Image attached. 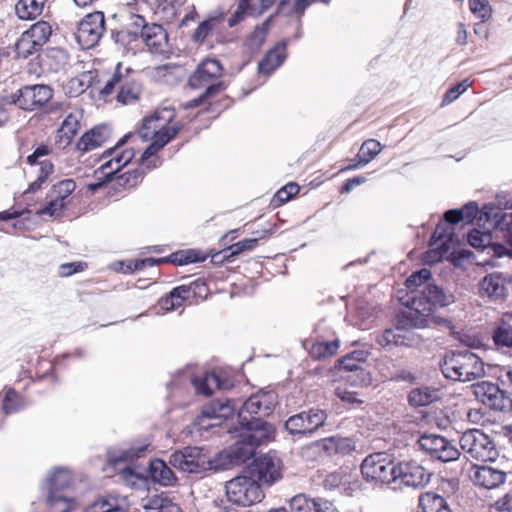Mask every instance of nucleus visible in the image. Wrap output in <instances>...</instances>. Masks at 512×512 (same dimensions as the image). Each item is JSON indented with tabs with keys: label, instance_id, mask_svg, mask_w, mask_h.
Listing matches in <instances>:
<instances>
[{
	"label": "nucleus",
	"instance_id": "58836bf2",
	"mask_svg": "<svg viewBox=\"0 0 512 512\" xmlns=\"http://www.w3.org/2000/svg\"><path fill=\"white\" fill-rule=\"evenodd\" d=\"M438 398L437 391L428 387L415 388L408 396V401L412 406H426Z\"/></svg>",
	"mask_w": 512,
	"mask_h": 512
},
{
	"label": "nucleus",
	"instance_id": "e2e57ef3",
	"mask_svg": "<svg viewBox=\"0 0 512 512\" xmlns=\"http://www.w3.org/2000/svg\"><path fill=\"white\" fill-rule=\"evenodd\" d=\"M171 261L178 265L194 263L200 260L198 252L194 250L180 251L172 254Z\"/></svg>",
	"mask_w": 512,
	"mask_h": 512
},
{
	"label": "nucleus",
	"instance_id": "412c9836",
	"mask_svg": "<svg viewBox=\"0 0 512 512\" xmlns=\"http://www.w3.org/2000/svg\"><path fill=\"white\" fill-rule=\"evenodd\" d=\"M273 3V0H241L228 19V25L233 27L244 19L245 16H259L267 10Z\"/></svg>",
	"mask_w": 512,
	"mask_h": 512
},
{
	"label": "nucleus",
	"instance_id": "0eeeda50",
	"mask_svg": "<svg viewBox=\"0 0 512 512\" xmlns=\"http://www.w3.org/2000/svg\"><path fill=\"white\" fill-rule=\"evenodd\" d=\"M361 472L368 481L392 483L395 480L396 465L390 455L378 452L368 455L363 460Z\"/></svg>",
	"mask_w": 512,
	"mask_h": 512
},
{
	"label": "nucleus",
	"instance_id": "bb28decb",
	"mask_svg": "<svg viewBox=\"0 0 512 512\" xmlns=\"http://www.w3.org/2000/svg\"><path fill=\"white\" fill-rule=\"evenodd\" d=\"M478 212V203L476 201H471L460 209H451L446 211L444 219L448 224H457L459 222L470 224L476 218Z\"/></svg>",
	"mask_w": 512,
	"mask_h": 512
},
{
	"label": "nucleus",
	"instance_id": "2f4dec72",
	"mask_svg": "<svg viewBox=\"0 0 512 512\" xmlns=\"http://www.w3.org/2000/svg\"><path fill=\"white\" fill-rule=\"evenodd\" d=\"M145 512H181L178 504L164 495H154L143 502Z\"/></svg>",
	"mask_w": 512,
	"mask_h": 512
},
{
	"label": "nucleus",
	"instance_id": "5fc2aeb1",
	"mask_svg": "<svg viewBox=\"0 0 512 512\" xmlns=\"http://www.w3.org/2000/svg\"><path fill=\"white\" fill-rule=\"evenodd\" d=\"M79 127V118L72 113L68 114L63 120L59 129L60 137H65L69 142L77 133Z\"/></svg>",
	"mask_w": 512,
	"mask_h": 512
},
{
	"label": "nucleus",
	"instance_id": "a18cd8bd",
	"mask_svg": "<svg viewBox=\"0 0 512 512\" xmlns=\"http://www.w3.org/2000/svg\"><path fill=\"white\" fill-rule=\"evenodd\" d=\"M26 32L39 46L43 47L51 37L52 27L46 21H38L26 30Z\"/></svg>",
	"mask_w": 512,
	"mask_h": 512
},
{
	"label": "nucleus",
	"instance_id": "603ef678",
	"mask_svg": "<svg viewBox=\"0 0 512 512\" xmlns=\"http://www.w3.org/2000/svg\"><path fill=\"white\" fill-rule=\"evenodd\" d=\"M498 457L496 444L488 435L482 433V464L494 463Z\"/></svg>",
	"mask_w": 512,
	"mask_h": 512
},
{
	"label": "nucleus",
	"instance_id": "1a4fd4ad",
	"mask_svg": "<svg viewBox=\"0 0 512 512\" xmlns=\"http://www.w3.org/2000/svg\"><path fill=\"white\" fill-rule=\"evenodd\" d=\"M277 404V395L274 391H261L250 396L242 405L239 413V425L245 426L260 418L252 417L248 419L247 415L268 416L272 413Z\"/></svg>",
	"mask_w": 512,
	"mask_h": 512
},
{
	"label": "nucleus",
	"instance_id": "f257e3e1",
	"mask_svg": "<svg viewBox=\"0 0 512 512\" xmlns=\"http://www.w3.org/2000/svg\"><path fill=\"white\" fill-rule=\"evenodd\" d=\"M512 203L505 193L482 206V267H495L512 259Z\"/></svg>",
	"mask_w": 512,
	"mask_h": 512
},
{
	"label": "nucleus",
	"instance_id": "ddd939ff",
	"mask_svg": "<svg viewBox=\"0 0 512 512\" xmlns=\"http://www.w3.org/2000/svg\"><path fill=\"white\" fill-rule=\"evenodd\" d=\"M169 463L181 471L188 473H203L209 467L208 456L198 447H186L171 454Z\"/></svg>",
	"mask_w": 512,
	"mask_h": 512
},
{
	"label": "nucleus",
	"instance_id": "7ed1b4c3",
	"mask_svg": "<svg viewBox=\"0 0 512 512\" xmlns=\"http://www.w3.org/2000/svg\"><path fill=\"white\" fill-rule=\"evenodd\" d=\"M229 432L235 434L237 438L228 448L236 466L250 460L255 455L257 447L271 442L275 436L274 427L263 420H254L245 426L239 425Z\"/></svg>",
	"mask_w": 512,
	"mask_h": 512
},
{
	"label": "nucleus",
	"instance_id": "864d4df0",
	"mask_svg": "<svg viewBox=\"0 0 512 512\" xmlns=\"http://www.w3.org/2000/svg\"><path fill=\"white\" fill-rule=\"evenodd\" d=\"M186 0H156L157 10L166 19H173Z\"/></svg>",
	"mask_w": 512,
	"mask_h": 512
},
{
	"label": "nucleus",
	"instance_id": "69168bd1",
	"mask_svg": "<svg viewBox=\"0 0 512 512\" xmlns=\"http://www.w3.org/2000/svg\"><path fill=\"white\" fill-rule=\"evenodd\" d=\"M299 191V186L295 183H289L286 186L279 189L275 194V201L283 204L289 201L293 195H296Z\"/></svg>",
	"mask_w": 512,
	"mask_h": 512
},
{
	"label": "nucleus",
	"instance_id": "09e8293b",
	"mask_svg": "<svg viewBox=\"0 0 512 512\" xmlns=\"http://www.w3.org/2000/svg\"><path fill=\"white\" fill-rule=\"evenodd\" d=\"M118 510V499L114 496H105L87 506L84 512H116Z\"/></svg>",
	"mask_w": 512,
	"mask_h": 512
},
{
	"label": "nucleus",
	"instance_id": "49530a36",
	"mask_svg": "<svg viewBox=\"0 0 512 512\" xmlns=\"http://www.w3.org/2000/svg\"><path fill=\"white\" fill-rule=\"evenodd\" d=\"M75 189L76 183L72 179L62 180L51 188L48 197H54L68 205L69 197Z\"/></svg>",
	"mask_w": 512,
	"mask_h": 512
},
{
	"label": "nucleus",
	"instance_id": "c756f323",
	"mask_svg": "<svg viewBox=\"0 0 512 512\" xmlns=\"http://www.w3.org/2000/svg\"><path fill=\"white\" fill-rule=\"evenodd\" d=\"M46 0H19L15 13L21 20H34L41 15Z\"/></svg>",
	"mask_w": 512,
	"mask_h": 512
},
{
	"label": "nucleus",
	"instance_id": "c03bdc74",
	"mask_svg": "<svg viewBox=\"0 0 512 512\" xmlns=\"http://www.w3.org/2000/svg\"><path fill=\"white\" fill-rule=\"evenodd\" d=\"M300 456L303 460L307 462H314L322 458L323 456H327V448L325 444V440L315 441L311 444H308L301 448Z\"/></svg>",
	"mask_w": 512,
	"mask_h": 512
},
{
	"label": "nucleus",
	"instance_id": "6e6552de",
	"mask_svg": "<svg viewBox=\"0 0 512 512\" xmlns=\"http://www.w3.org/2000/svg\"><path fill=\"white\" fill-rule=\"evenodd\" d=\"M457 240L453 229L448 224L437 225L429 242V250L424 255V261L432 264L440 262L449 252L454 255Z\"/></svg>",
	"mask_w": 512,
	"mask_h": 512
},
{
	"label": "nucleus",
	"instance_id": "4468645a",
	"mask_svg": "<svg viewBox=\"0 0 512 512\" xmlns=\"http://www.w3.org/2000/svg\"><path fill=\"white\" fill-rule=\"evenodd\" d=\"M128 137L129 135L122 137L113 148L108 149L102 155V164L99 171L106 178H111L134 158L135 152L133 149H121Z\"/></svg>",
	"mask_w": 512,
	"mask_h": 512
},
{
	"label": "nucleus",
	"instance_id": "bf43d9fd",
	"mask_svg": "<svg viewBox=\"0 0 512 512\" xmlns=\"http://www.w3.org/2000/svg\"><path fill=\"white\" fill-rule=\"evenodd\" d=\"M91 79V72L83 73L81 76L71 79L69 81L70 92L74 95L83 93L89 87Z\"/></svg>",
	"mask_w": 512,
	"mask_h": 512
},
{
	"label": "nucleus",
	"instance_id": "774afa93",
	"mask_svg": "<svg viewBox=\"0 0 512 512\" xmlns=\"http://www.w3.org/2000/svg\"><path fill=\"white\" fill-rule=\"evenodd\" d=\"M143 175H144L143 170L136 169V170L128 171V172L124 173L123 175H121L119 177V179L121 181H123L122 185L124 187L132 188L141 182Z\"/></svg>",
	"mask_w": 512,
	"mask_h": 512
},
{
	"label": "nucleus",
	"instance_id": "680f3d73",
	"mask_svg": "<svg viewBox=\"0 0 512 512\" xmlns=\"http://www.w3.org/2000/svg\"><path fill=\"white\" fill-rule=\"evenodd\" d=\"M359 355H362L361 352H353L351 355H347L340 361L341 368L346 371H355V372H363L362 363Z\"/></svg>",
	"mask_w": 512,
	"mask_h": 512
},
{
	"label": "nucleus",
	"instance_id": "423d86ee",
	"mask_svg": "<svg viewBox=\"0 0 512 512\" xmlns=\"http://www.w3.org/2000/svg\"><path fill=\"white\" fill-rule=\"evenodd\" d=\"M222 75L223 67L218 60L205 59L190 76L189 85L194 89L206 87V95H214L223 88L222 82L219 81Z\"/></svg>",
	"mask_w": 512,
	"mask_h": 512
},
{
	"label": "nucleus",
	"instance_id": "a878e982",
	"mask_svg": "<svg viewBox=\"0 0 512 512\" xmlns=\"http://www.w3.org/2000/svg\"><path fill=\"white\" fill-rule=\"evenodd\" d=\"M377 343L385 349H391L394 346H410L412 339L407 331L400 327H395L386 329L378 335Z\"/></svg>",
	"mask_w": 512,
	"mask_h": 512
},
{
	"label": "nucleus",
	"instance_id": "2eb2a0df",
	"mask_svg": "<svg viewBox=\"0 0 512 512\" xmlns=\"http://www.w3.org/2000/svg\"><path fill=\"white\" fill-rule=\"evenodd\" d=\"M52 96L53 90L48 85H29L18 90L13 97V103L22 110L33 111L46 104Z\"/></svg>",
	"mask_w": 512,
	"mask_h": 512
},
{
	"label": "nucleus",
	"instance_id": "f8f14e48",
	"mask_svg": "<svg viewBox=\"0 0 512 512\" xmlns=\"http://www.w3.org/2000/svg\"><path fill=\"white\" fill-rule=\"evenodd\" d=\"M72 483L71 473L63 468L55 469L47 480L48 494H47V505L51 510H58L61 508V504L58 503V499H64L67 504V512L73 506L72 499L67 496L64 491L67 490Z\"/></svg>",
	"mask_w": 512,
	"mask_h": 512
},
{
	"label": "nucleus",
	"instance_id": "dca6fc26",
	"mask_svg": "<svg viewBox=\"0 0 512 512\" xmlns=\"http://www.w3.org/2000/svg\"><path fill=\"white\" fill-rule=\"evenodd\" d=\"M478 434H480V430L470 429L466 431L460 439L461 449L467 459L463 470L475 485L480 484V465L473 462V460L477 461L480 455Z\"/></svg>",
	"mask_w": 512,
	"mask_h": 512
},
{
	"label": "nucleus",
	"instance_id": "39448f33",
	"mask_svg": "<svg viewBox=\"0 0 512 512\" xmlns=\"http://www.w3.org/2000/svg\"><path fill=\"white\" fill-rule=\"evenodd\" d=\"M227 500L238 506H251L264 497L259 483L249 476L240 475L225 483Z\"/></svg>",
	"mask_w": 512,
	"mask_h": 512
},
{
	"label": "nucleus",
	"instance_id": "e433bc0d",
	"mask_svg": "<svg viewBox=\"0 0 512 512\" xmlns=\"http://www.w3.org/2000/svg\"><path fill=\"white\" fill-rule=\"evenodd\" d=\"M492 339L497 347L512 348V325L504 320L496 323Z\"/></svg>",
	"mask_w": 512,
	"mask_h": 512
},
{
	"label": "nucleus",
	"instance_id": "f03ea898",
	"mask_svg": "<svg viewBox=\"0 0 512 512\" xmlns=\"http://www.w3.org/2000/svg\"><path fill=\"white\" fill-rule=\"evenodd\" d=\"M430 277V270L423 268L410 275L405 281L406 287L411 291V297L408 302L409 310L404 317L416 328H424L428 325L435 307L446 306L452 301V296L447 295L440 287L426 284Z\"/></svg>",
	"mask_w": 512,
	"mask_h": 512
},
{
	"label": "nucleus",
	"instance_id": "4c0bfd02",
	"mask_svg": "<svg viewBox=\"0 0 512 512\" xmlns=\"http://www.w3.org/2000/svg\"><path fill=\"white\" fill-rule=\"evenodd\" d=\"M464 360L462 364L458 367V373L460 375V378L457 379V381H471L475 379L478 368H477V362L478 358L476 355H474L471 352L465 351L463 354Z\"/></svg>",
	"mask_w": 512,
	"mask_h": 512
},
{
	"label": "nucleus",
	"instance_id": "cd10ccee",
	"mask_svg": "<svg viewBox=\"0 0 512 512\" xmlns=\"http://www.w3.org/2000/svg\"><path fill=\"white\" fill-rule=\"evenodd\" d=\"M150 477L162 486H171L176 482L172 469L161 459H154L149 464Z\"/></svg>",
	"mask_w": 512,
	"mask_h": 512
},
{
	"label": "nucleus",
	"instance_id": "393cba45",
	"mask_svg": "<svg viewBox=\"0 0 512 512\" xmlns=\"http://www.w3.org/2000/svg\"><path fill=\"white\" fill-rule=\"evenodd\" d=\"M109 137L106 126H98L86 132L78 141L77 148L82 152H88L102 146Z\"/></svg>",
	"mask_w": 512,
	"mask_h": 512
},
{
	"label": "nucleus",
	"instance_id": "473e14b6",
	"mask_svg": "<svg viewBox=\"0 0 512 512\" xmlns=\"http://www.w3.org/2000/svg\"><path fill=\"white\" fill-rule=\"evenodd\" d=\"M191 382L199 395L210 396L215 389L221 388L220 379L214 372L194 377Z\"/></svg>",
	"mask_w": 512,
	"mask_h": 512
},
{
	"label": "nucleus",
	"instance_id": "6e6d98bb",
	"mask_svg": "<svg viewBox=\"0 0 512 512\" xmlns=\"http://www.w3.org/2000/svg\"><path fill=\"white\" fill-rule=\"evenodd\" d=\"M314 500L305 494L295 495L290 500V512H311Z\"/></svg>",
	"mask_w": 512,
	"mask_h": 512
},
{
	"label": "nucleus",
	"instance_id": "de8ad7c7",
	"mask_svg": "<svg viewBox=\"0 0 512 512\" xmlns=\"http://www.w3.org/2000/svg\"><path fill=\"white\" fill-rule=\"evenodd\" d=\"M309 6V0H281L278 5V14L300 17Z\"/></svg>",
	"mask_w": 512,
	"mask_h": 512
},
{
	"label": "nucleus",
	"instance_id": "338daca9",
	"mask_svg": "<svg viewBox=\"0 0 512 512\" xmlns=\"http://www.w3.org/2000/svg\"><path fill=\"white\" fill-rule=\"evenodd\" d=\"M203 512H240L239 510L226 505L222 498H216L207 502L203 508Z\"/></svg>",
	"mask_w": 512,
	"mask_h": 512
},
{
	"label": "nucleus",
	"instance_id": "a211bd4d",
	"mask_svg": "<svg viewBox=\"0 0 512 512\" xmlns=\"http://www.w3.org/2000/svg\"><path fill=\"white\" fill-rule=\"evenodd\" d=\"M421 449L433 458L443 462L456 460L459 457L458 449L447 439L435 434L422 435L418 440Z\"/></svg>",
	"mask_w": 512,
	"mask_h": 512
},
{
	"label": "nucleus",
	"instance_id": "13d9d810",
	"mask_svg": "<svg viewBox=\"0 0 512 512\" xmlns=\"http://www.w3.org/2000/svg\"><path fill=\"white\" fill-rule=\"evenodd\" d=\"M469 86H470V82L467 79H465L462 82H460L457 85L450 88L449 90H447L443 96L442 105L444 106V105L451 104L462 93H464L468 89Z\"/></svg>",
	"mask_w": 512,
	"mask_h": 512
},
{
	"label": "nucleus",
	"instance_id": "052dcab7",
	"mask_svg": "<svg viewBox=\"0 0 512 512\" xmlns=\"http://www.w3.org/2000/svg\"><path fill=\"white\" fill-rule=\"evenodd\" d=\"M50 200L46 206L37 211L38 215H49L51 217H57L61 215L62 211L67 207L64 202L59 201L54 197H49Z\"/></svg>",
	"mask_w": 512,
	"mask_h": 512
},
{
	"label": "nucleus",
	"instance_id": "4be33fe9",
	"mask_svg": "<svg viewBox=\"0 0 512 512\" xmlns=\"http://www.w3.org/2000/svg\"><path fill=\"white\" fill-rule=\"evenodd\" d=\"M139 38L153 54H163L168 49V35L161 25L151 24Z\"/></svg>",
	"mask_w": 512,
	"mask_h": 512
},
{
	"label": "nucleus",
	"instance_id": "79ce46f5",
	"mask_svg": "<svg viewBox=\"0 0 512 512\" xmlns=\"http://www.w3.org/2000/svg\"><path fill=\"white\" fill-rule=\"evenodd\" d=\"M234 408L229 400L215 402L202 411V416L208 419H226L233 414Z\"/></svg>",
	"mask_w": 512,
	"mask_h": 512
},
{
	"label": "nucleus",
	"instance_id": "5701e85b",
	"mask_svg": "<svg viewBox=\"0 0 512 512\" xmlns=\"http://www.w3.org/2000/svg\"><path fill=\"white\" fill-rule=\"evenodd\" d=\"M505 279L500 273H493L482 280V296L485 294L489 299L502 301L507 296Z\"/></svg>",
	"mask_w": 512,
	"mask_h": 512
},
{
	"label": "nucleus",
	"instance_id": "c9c22d12",
	"mask_svg": "<svg viewBox=\"0 0 512 512\" xmlns=\"http://www.w3.org/2000/svg\"><path fill=\"white\" fill-rule=\"evenodd\" d=\"M324 440L327 448V456L334 454L346 455L355 449V444L350 438L333 436L325 438Z\"/></svg>",
	"mask_w": 512,
	"mask_h": 512
},
{
	"label": "nucleus",
	"instance_id": "9d476101",
	"mask_svg": "<svg viewBox=\"0 0 512 512\" xmlns=\"http://www.w3.org/2000/svg\"><path fill=\"white\" fill-rule=\"evenodd\" d=\"M327 418L325 410L311 408L289 417L285 422V428L291 435H312L324 426Z\"/></svg>",
	"mask_w": 512,
	"mask_h": 512
},
{
	"label": "nucleus",
	"instance_id": "c85d7f7f",
	"mask_svg": "<svg viewBox=\"0 0 512 512\" xmlns=\"http://www.w3.org/2000/svg\"><path fill=\"white\" fill-rule=\"evenodd\" d=\"M130 25L134 28V30H125L121 31L117 34V42H120L122 44H132L133 42H136L139 40V37L141 36V32L146 29V27H149L141 15L138 14H131L130 16Z\"/></svg>",
	"mask_w": 512,
	"mask_h": 512
},
{
	"label": "nucleus",
	"instance_id": "4d7b16f0",
	"mask_svg": "<svg viewBox=\"0 0 512 512\" xmlns=\"http://www.w3.org/2000/svg\"><path fill=\"white\" fill-rule=\"evenodd\" d=\"M139 90L135 85H129L127 83L120 84V90L117 94V100L120 103L127 104L138 98Z\"/></svg>",
	"mask_w": 512,
	"mask_h": 512
},
{
	"label": "nucleus",
	"instance_id": "b1692460",
	"mask_svg": "<svg viewBox=\"0 0 512 512\" xmlns=\"http://www.w3.org/2000/svg\"><path fill=\"white\" fill-rule=\"evenodd\" d=\"M286 42H280L274 48L269 50L263 59L259 62L258 70L262 74H269L277 69L285 60Z\"/></svg>",
	"mask_w": 512,
	"mask_h": 512
},
{
	"label": "nucleus",
	"instance_id": "f704fd0d",
	"mask_svg": "<svg viewBox=\"0 0 512 512\" xmlns=\"http://www.w3.org/2000/svg\"><path fill=\"white\" fill-rule=\"evenodd\" d=\"M463 354L464 352H451L444 357L441 370L446 378L455 381L460 378L458 367L464 360Z\"/></svg>",
	"mask_w": 512,
	"mask_h": 512
},
{
	"label": "nucleus",
	"instance_id": "0e129e2a",
	"mask_svg": "<svg viewBox=\"0 0 512 512\" xmlns=\"http://www.w3.org/2000/svg\"><path fill=\"white\" fill-rule=\"evenodd\" d=\"M120 63L117 65V71L113 74V76L106 82V84L99 89V93L100 95L103 97V98H106L108 97L109 95H111L114 90H115V87L117 85L120 86V84L123 82V78H122V75L120 74V72L118 71V69L120 68Z\"/></svg>",
	"mask_w": 512,
	"mask_h": 512
},
{
	"label": "nucleus",
	"instance_id": "37998d69",
	"mask_svg": "<svg viewBox=\"0 0 512 512\" xmlns=\"http://www.w3.org/2000/svg\"><path fill=\"white\" fill-rule=\"evenodd\" d=\"M382 148L383 147L379 141L375 139L366 140L361 145L360 150L357 154V159H359V165H367L382 151Z\"/></svg>",
	"mask_w": 512,
	"mask_h": 512
},
{
	"label": "nucleus",
	"instance_id": "72a5a7b5",
	"mask_svg": "<svg viewBox=\"0 0 512 512\" xmlns=\"http://www.w3.org/2000/svg\"><path fill=\"white\" fill-rule=\"evenodd\" d=\"M506 473L498 468L482 464V488L493 489L505 482Z\"/></svg>",
	"mask_w": 512,
	"mask_h": 512
},
{
	"label": "nucleus",
	"instance_id": "8fccbe9b",
	"mask_svg": "<svg viewBox=\"0 0 512 512\" xmlns=\"http://www.w3.org/2000/svg\"><path fill=\"white\" fill-rule=\"evenodd\" d=\"M339 348L337 340L330 342H317L314 343L310 349V355L314 359H323L333 356Z\"/></svg>",
	"mask_w": 512,
	"mask_h": 512
},
{
	"label": "nucleus",
	"instance_id": "9b49d317",
	"mask_svg": "<svg viewBox=\"0 0 512 512\" xmlns=\"http://www.w3.org/2000/svg\"><path fill=\"white\" fill-rule=\"evenodd\" d=\"M105 32V17L103 12L96 11L87 14L77 26L76 39L83 49L93 48Z\"/></svg>",
	"mask_w": 512,
	"mask_h": 512
},
{
	"label": "nucleus",
	"instance_id": "20e7f679",
	"mask_svg": "<svg viewBox=\"0 0 512 512\" xmlns=\"http://www.w3.org/2000/svg\"><path fill=\"white\" fill-rule=\"evenodd\" d=\"M161 119L159 113L155 112L151 116L144 119L142 127L138 134L143 140L152 138V143L142 153L140 162L147 170L156 168L160 165V161L155 154L163 148L180 130L179 125L166 126L170 122L172 115L170 114L164 120L163 124H157Z\"/></svg>",
	"mask_w": 512,
	"mask_h": 512
},
{
	"label": "nucleus",
	"instance_id": "f3484780",
	"mask_svg": "<svg viewBox=\"0 0 512 512\" xmlns=\"http://www.w3.org/2000/svg\"><path fill=\"white\" fill-rule=\"evenodd\" d=\"M432 474L422 465L414 462H399L396 465L395 480L415 489L424 488L429 484Z\"/></svg>",
	"mask_w": 512,
	"mask_h": 512
},
{
	"label": "nucleus",
	"instance_id": "6ab92c4d",
	"mask_svg": "<svg viewBox=\"0 0 512 512\" xmlns=\"http://www.w3.org/2000/svg\"><path fill=\"white\" fill-rule=\"evenodd\" d=\"M482 405L494 411H508L512 400L496 384L482 380Z\"/></svg>",
	"mask_w": 512,
	"mask_h": 512
},
{
	"label": "nucleus",
	"instance_id": "ea45409f",
	"mask_svg": "<svg viewBox=\"0 0 512 512\" xmlns=\"http://www.w3.org/2000/svg\"><path fill=\"white\" fill-rule=\"evenodd\" d=\"M209 467L207 471H225L236 466L229 449H224L213 457H208Z\"/></svg>",
	"mask_w": 512,
	"mask_h": 512
},
{
	"label": "nucleus",
	"instance_id": "3c124183",
	"mask_svg": "<svg viewBox=\"0 0 512 512\" xmlns=\"http://www.w3.org/2000/svg\"><path fill=\"white\" fill-rule=\"evenodd\" d=\"M24 406L20 395L13 389H8L2 400V409L5 414H12L19 411Z\"/></svg>",
	"mask_w": 512,
	"mask_h": 512
},
{
	"label": "nucleus",
	"instance_id": "7c9ffc66",
	"mask_svg": "<svg viewBox=\"0 0 512 512\" xmlns=\"http://www.w3.org/2000/svg\"><path fill=\"white\" fill-rule=\"evenodd\" d=\"M422 512H452L446 500L433 492H426L419 497Z\"/></svg>",
	"mask_w": 512,
	"mask_h": 512
},
{
	"label": "nucleus",
	"instance_id": "a19ab883",
	"mask_svg": "<svg viewBox=\"0 0 512 512\" xmlns=\"http://www.w3.org/2000/svg\"><path fill=\"white\" fill-rule=\"evenodd\" d=\"M42 49L25 31L15 43V52L19 58H28Z\"/></svg>",
	"mask_w": 512,
	"mask_h": 512
},
{
	"label": "nucleus",
	"instance_id": "aec40b11",
	"mask_svg": "<svg viewBox=\"0 0 512 512\" xmlns=\"http://www.w3.org/2000/svg\"><path fill=\"white\" fill-rule=\"evenodd\" d=\"M281 461L270 455H263L254 461V471L261 482L271 485L281 478Z\"/></svg>",
	"mask_w": 512,
	"mask_h": 512
}]
</instances>
